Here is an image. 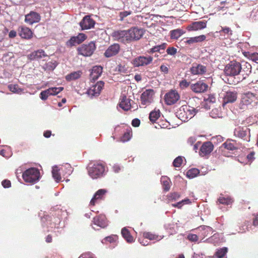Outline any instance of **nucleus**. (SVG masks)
I'll list each match as a JSON object with an SVG mask.
<instances>
[{
    "instance_id": "1",
    "label": "nucleus",
    "mask_w": 258,
    "mask_h": 258,
    "mask_svg": "<svg viewBox=\"0 0 258 258\" xmlns=\"http://www.w3.org/2000/svg\"><path fill=\"white\" fill-rule=\"evenodd\" d=\"M89 176L93 179H97L104 176L106 173L105 164L102 162L90 163L88 169Z\"/></svg>"
},
{
    "instance_id": "2",
    "label": "nucleus",
    "mask_w": 258,
    "mask_h": 258,
    "mask_svg": "<svg viewBox=\"0 0 258 258\" xmlns=\"http://www.w3.org/2000/svg\"><path fill=\"white\" fill-rule=\"evenodd\" d=\"M22 177L26 182L34 184L40 179V171L36 168H29L23 172Z\"/></svg>"
},
{
    "instance_id": "3",
    "label": "nucleus",
    "mask_w": 258,
    "mask_h": 258,
    "mask_svg": "<svg viewBox=\"0 0 258 258\" xmlns=\"http://www.w3.org/2000/svg\"><path fill=\"white\" fill-rule=\"evenodd\" d=\"M241 64L236 61H230L226 65L224 73L227 76L233 77L239 75L241 71Z\"/></svg>"
},
{
    "instance_id": "4",
    "label": "nucleus",
    "mask_w": 258,
    "mask_h": 258,
    "mask_svg": "<svg viewBox=\"0 0 258 258\" xmlns=\"http://www.w3.org/2000/svg\"><path fill=\"white\" fill-rule=\"evenodd\" d=\"M96 48L94 41H91L88 44H83L77 48L78 54L88 57L91 56Z\"/></svg>"
},
{
    "instance_id": "5",
    "label": "nucleus",
    "mask_w": 258,
    "mask_h": 258,
    "mask_svg": "<svg viewBox=\"0 0 258 258\" xmlns=\"http://www.w3.org/2000/svg\"><path fill=\"white\" fill-rule=\"evenodd\" d=\"M130 35L128 30H117L112 33V36L115 40L127 44L131 42Z\"/></svg>"
},
{
    "instance_id": "6",
    "label": "nucleus",
    "mask_w": 258,
    "mask_h": 258,
    "mask_svg": "<svg viewBox=\"0 0 258 258\" xmlns=\"http://www.w3.org/2000/svg\"><path fill=\"white\" fill-rule=\"evenodd\" d=\"M234 135L246 142L250 141V130L247 126H237L234 129Z\"/></svg>"
},
{
    "instance_id": "7",
    "label": "nucleus",
    "mask_w": 258,
    "mask_h": 258,
    "mask_svg": "<svg viewBox=\"0 0 258 258\" xmlns=\"http://www.w3.org/2000/svg\"><path fill=\"white\" fill-rule=\"evenodd\" d=\"M180 99L178 93L173 90H171L166 93L164 97L165 102L167 105H172L175 104Z\"/></svg>"
},
{
    "instance_id": "8",
    "label": "nucleus",
    "mask_w": 258,
    "mask_h": 258,
    "mask_svg": "<svg viewBox=\"0 0 258 258\" xmlns=\"http://www.w3.org/2000/svg\"><path fill=\"white\" fill-rule=\"evenodd\" d=\"M153 61V57L150 55L139 56L133 60V64L135 67L145 66L151 63Z\"/></svg>"
},
{
    "instance_id": "9",
    "label": "nucleus",
    "mask_w": 258,
    "mask_h": 258,
    "mask_svg": "<svg viewBox=\"0 0 258 258\" xmlns=\"http://www.w3.org/2000/svg\"><path fill=\"white\" fill-rule=\"evenodd\" d=\"M104 85V83L103 81H99L87 90V94L88 96H90L91 98L98 96L100 95Z\"/></svg>"
},
{
    "instance_id": "10",
    "label": "nucleus",
    "mask_w": 258,
    "mask_h": 258,
    "mask_svg": "<svg viewBox=\"0 0 258 258\" xmlns=\"http://www.w3.org/2000/svg\"><path fill=\"white\" fill-rule=\"evenodd\" d=\"M257 98L252 94V93H250L249 92H246L243 94L242 96L241 101V105H242V107L241 108L244 109V107L243 106H247L251 104L252 102L257 103Z\"/></svg>"
},
{
    "instance_id": "11",
    "label": "nucleus",
    "mask_w": 258,
    "mask_h": 258,
    "mask_svg": "<svg viewBox=\"0 0 258 258\" xmlns=\"http://www.w3.org/2000/svg\"><path fill=\"white\" fill-rule=\"evenodd\" d=\"M128 30L130 37L131 42L137 41L141 39L144 35V31L143 29L134 27Z\"/></svg>"
},
{
    "instance_id": "12",
    "label": "nucleus",
    "mask_w": 258,
    "mask_h": 258,
    "mask_svg": "<svg viewBox=\"0 0 258 258\" xmlns=\"http://www.w3.org/2000/svg\"><path fill=\"white\" fill-rule=\"evenodd\" d=\"M190 89L196 93H201L206 92L208 88V85L203 81H198L190 86Z\"/></svg>"
},
{
    "instance_id": "13",
    "label": "nucleus",
    "mask_w": 258,
    "mask_h": 258,
    "mask_svg": "<svg viewBox=\"0 0 258 258\" xmlns=\"http://www.w3.org/2000/svg\"><path fill=\"white\" fill-rule=\"evenodd\" d=\"M237 98V93L235 91H228L223 94V105L224 106L227 103L234 102Z\"/></svg>"
},
{
    "instance_id": "14",
    "label": "nucleus",
    "mask_w": 258,
    "mask_h": 258,
    "mask_svg": "<svg viewBox=\"0 0 258 258\" xmlns=\"http://www.w3.org/2000/svg\"><path fill=\"white\" fill-rule=\"evenodd\" d=\"M87 37L85 34L83 33H79L76 36L72 37L67 42V45L68 46L72 47L79 44L84 41Z\"/></svg>"
},
{
    "instance_id": "15",
    "label": "nucleus",
    "mask_w": 258,
    "mask_h": 258,
    "mask_svg": "<svg viewBox=\"0 0 258 258\" xmlns=\"http://www.w3.org/2000/svg\"><path fill=\"white\" fill-rule=\"evenodd\" d=\"M40 19L41 17L38 13L31 11L29 14L25 15V22L29 25H32L34 23L39 22Z\"/></svg>"
},
{
    "instance_id": "16",
    "label": "nucleus",
    "mask_w": 258,
    "mask_h": 258,
    "mask_svg": "<svg viewBox=\"0 0 258 258\" xmlns=\"http://www.w3.org/2000/svg\"><path fill=\"white\" fill-rule=\"evenodd\" d=\"M190 71L191 74L194 75H202L207 72V69L206 66L201 64L194 63Z\"/></svg>"
},
{
    "instance_id": "17",
    "label": "nucleus",
    "mask_w": 258,
    "mask_h": 258,
    "mask_svg": "<svg viewBox=\"0 0 258 258\" xmlns=\"http://www.w3.org/2000/svg\"><path fill=\"white\" fill-rule=\"evenodd\" d=\"M95 24V21L88 15L85 16L79 23L83 30H88L93 28Z\"/></svg>"
},
{
    "instance_id": "18",
    "label": "nucleus",
    "mask_w": 258,
    "mask_h": 258,
    "mask_svg": "<svg viewBox=\"0 0 258 258\" xmlns=\"http://www.w3.org/2000/svg\"><path fill=\"white\" fill-rule=\"evenodd\" d=\"M154 91L152 89H148L145 91L141 96V100L143 105L149 104L153 100Z\"/></svg>"
},
{
    "instance_id": "19",
    "label": "nucleus",
    "mask_w": 258,
    "mask_h": 258,
    "mask_svg": "<svg viewBox=\"0 0 258 258\" xmlns=\"http://www.w3.org/2000/svg\"><path fill=\"white\" fill-rule=\"evenodd\" d=\"M214 146L211 142H204L200 148V155L204 156L210 154L213 150Z\"/></svg>"
},
{
    "instance_id": "20",
    "label": "nucleus",
    "mask_w": 258,
    "mask_h": 258,
    "mask_svg": "<svg viewBox=\"0 0 258 258\" xmlns=\"http://www.w3.org/2000/svg\"><path fill=\"white\" fill-rule=\"evenodd\" d=\"M187 108H189V106H182L176 113V116L184 122H186L190 119L187 115Z\"/></svg>"
},
{
    "instance_id": "21",
    "label": "nucleus",
    "mask_w": 258,
    "mask_h": 258,
    "mask_svg": "<svg viewBox=\"0 0 258 258\" xmlns=\"http://www.w3.org/2000/svg\"><path fill=\"white\" fill-rule=\"evenodd\" d=\"M207 26V21L205 20L196 21L188 25L187 29L188 31H198L205 28Z\"/></svg>"
},
{
    "instance_id": "22",
    "label": "nucleus",
    "mask_w": 258,
    "mask_h": 258,
    "mask_svg": "<svg viewBox=\"0 0 258 258\" xmlns=\"http://www.w3.org/2000/svg\"><path fill=\"white\" fill-rule=\"evenodd\" d=\"M120 46L117 43H114L111 45L104 52V56L106 57H110L116 55L119 51Z\"/></svg>"
},
{
    "instance_id": "23",
    "label": "nucleus",
    "mask_w": 258,
    "mask_h": 258,
    "mask_svg": "<svg viewBox=\"0 0 258 258\" xmlns=\"http://www.w3.org/2000/svg\"><path fill=\"white\" fill-rule=\"evenodd\" d=\"M19 34L23 39H30L32 37L33 33L29 28L22 26L19 27Z\"/></svg>"
},
{
    "instance_id": "24",
    "label": "nucleus",
    "mask_w": 258,
    "mask_h": 258,
    "mask_svg": "<svg viewBox=\"0 0 258 258\" xmlns=\"http://www.w3.org/2000/svg\"><path fill=\"white\" fill-rule=\"evenodd\" d=\"M206 38L205 35H201L198 36L184 38L182 41L186 44L192 45L196 43H199L204 41Z\"/></svg>"
},
{
    "instance_id": "25",
    "label": "nucleus",
    "mask_w": 258,
    "mask_h": 258,
    "mask_svg": "<svg viewBox=\"0 0 258 258\" xmlns=\"http://www.w3.org/2000/svg\"><path fill=\"white\" fill-rule=\"evenodd\" d=\"M46 56L47 55L42 49L34 51L28 55V57L30 60H39Z\"/></svg>"
},
{
    "instance_id": "26",
    "label": "nucleus",
    "mask_w": 258,
    "mask_h": 258,
    "mask_svg": "<svg viewBox=\"0 0 258 258\" xmlns=\"http://www.w3.org/2000/svg\"><path fill=\"white\" fill-rule=\"evenodd\" d=\"M103 68L100 66H96L92 68L90 75V80L95 81L98 79L102 73Z\"/></svg>"
},
{
    "instance_id": "27",
    "label": "nucleus",
    "mask_w": 258,
    "mask_h": 258,
    "mask_svg": "<svg viewBox=\"0 0 258 258\" xmlns=\"http://www.w3.org/2000/svg\"><path fill=\"white\" fill-rule=\"evenodd\" d=\"M93 223L94 225L102 228L107 226L106 217L103 215H100L94 217L93 219Z\"/></svg>"
},
{
    "instance_id": "28",
    "label": "nucleus",
    "mask_w": 258,
    "mask_h": 258,
    "mask_svg": "<svg viewBox=\"0 0 258 258\" xmlns=\"http://www.w3.org/2000/svg\"><path fill=\"white\" fill-rule=\"evenodd\" d=\"M106 190L104 189H100L97 190L95 194L94 195L93 198L91 200L90 205H95L96 202L98 200H101L102 199L103 196L106 194Z\"/></svg>"
},
{
    "instance_id": "29",
    "label": "nucleus",
    "mask_w": 258,
    "mask_h": 258,
    "mask_svg": "<svg viewBox=\"0 0 258 258\" xmlns=\"http://www.w3.org/2000/svg\"><path fill=\"white\" fill-rule=\"evenodd\" d=\"M131 101L130 99L127 98L125 96H123L120 98L119 105L124 110L127 111L131 107Z\"/></svg>"
},
{
    "instance_id": "30",
    "label": "nucleus",
    "mask_w": 258,
    "mask_h": 258,
    "mask_svg": "<svg viewBox=\"0 0 258 258\" xmlns=\"http://www.w3.org/2000/svg\"><path fill=\"white\" fill-rule=\"evenodd\" d=\"M242 66V69L240 72L242 73L243 79H245L246 76L251 73V66L248 62H243Z\"/></svg>"
},
{
    "instance_id": "31",
    "label": "nucleus",
    "mask_w": 258,
    "mask_h": 258,
    "mask_svg": "<svg viewBox=\"0 0 258 258\" xmlns=\"http://www.w3.org/2000/svg\"><path fill=\"white\" fill-rule=\"evenodd\" d=\"M218 201L221 204L228 205L232 204L233 200L230 197L228 196H224L221 194L218 198Z\"/></svg>"
},
{
    "instance_id": "32",
    "label": "nucleus",
    "mask_w": 258,
    "mask_h": 258,
    "mask_svg": "<svg viewBox=\"0 0 258 258\" xmlns=\"http://www.w3.org/2000/svg\"><path fill=\"white\" fill-rule=\"evenodd\" d=\"M201 231V235L204 237L210 236L213 233V229L211 227L207 226H202L199 228Z\"/></svg>"
},
{
    "instance_id": "33",
    "label": "nucleus",
    "mask_w": 258,
    "mask_h": 258,
    "mask_svg": "<svg viewBox=\"0 0 258 258\" xmlns=\"http://www.w3.org/2000/svg\"><path fill=\"white\" fill-rule=\"evenodd\" d=\"M121 234L122 237L125 239L128 243H132L134 239L133 237L131 235L129 231L126 228L124 227L121 230Z\"/></svg>"
},
{
    "instance_id": "34",
    "label": "nucleus",
    "mask_w": 258,
    "mask_h": 258,
    "mask_svg": "<svg viewBox=\"0 0 258 258\" xmlns=\"http://www.w3.org/2000/svg\"><path fill=\"white\" fill-rule=\"evenodd\" d=\"M161 182L163 185V188L164 191H167L170 189L171 181L170 179L167 176H162Z\"/></svg>"
},
{
    "instance_id": "35",
    "label": "nucleus",
    "mask_w": 258,
    "mask_h": 258,
    "mask_svg": "<svg viewBox=\"0 0 258 258\" xmlns=\"http://www.w3.org/2000/svg\"><path fill=\"white\" fill-rule=\"evenodd\" d=\"M82 73L80 71L72 72L66 76V79L68 81L77 80L81 77Z\"/></svg>"
},
{
    "instance_id": "36",
    "label": "nucleus",
    "mask_w": 258,
    "mask_h": 258,
    "mask_svg": "<svg viewBox=\"0 0 258 258\" xmlns=\"http://www.w3.org/2000/svg\"><path fill=\"white\" fill-rule=\"evenodd\" d=\"M166 45L167 44L166 43H163L160 45H156L150 49L149 52L153 53L154 52H158L162 53L163 52L162 51H164Z\"/></svg>"
},
{
    "instance_id": "37",
    "label": "nucleus",
    "mask_w": 258,
    "mask_h": 258,
    "mask_svg": "<svg viewBox=\"0 0 258 258\" xmlns=\"http://www.w3.org/2000/svg\"><path fill=\"white\" fill-rule=\"evenodd\" d=\"M60 170L62 171L63 175H70L73 171V169L70 164L66 163L64 164Z\"/></svg>"
},
{
    "instance_id": "38",
    "label": "nucleus",
    "mask_w": 258,
    "mask_h": 258,
    "mask_svg": "<svg viewBox=\"0 0 258 258\" xmlns=\"http://www.w3.org/2000/svg\"><path fill=\"white\" fill-rule=\"evenodd\" d=\"M249 88L251 90L250 93H252L253 95L257 98L258 100V82L251 83L249 84Z\"/></svg>"
},
{
    "instance_id": "39",
    "label": "nucleus",
    "mask_w": 258,
    "mask_h": 258,
    "mask_svg": "<svg viewBox=\"0 0 258 258\" xmlns=\"http://www.w3.org/2000/svg\"><path fill=\"white\" fill-rule=\"evenodd\" d=\"M184 33L182 29H177L170 31V36L172 39H177Z\"/></svg>"
},
{
    "instance_id": "40",
    "label": "nucleus",
    "mask_w": 258,
    "mask_h": 258,
    "mask_svg": "<svg viewBox=\"0 0 258 258\" xmlns=\"http://www.w3.org/2000/svg\"><path fill=\"white\" fill-rule=\"evenodd\" d=\"M56 166H53L52 169V177L56 182H58L61 180V176L58 171L60 170Z\"/></svg>"
},
{
    "instance_id": "41",
    "label": "nucleus",
    "mask_w": 258,
    "mask_h": 258,
    "mask_svg": "<svg viewBox=\"0 0 258 258\" xmlns=\"http://www.w3.org/2000/svg\"><path fill=\"white\" fill-rule=\"evenodd\" d=\"M231 141H235L234 140H231V139H228L225 143H224L222 144V147H224V148L231 150L233 151L237 149V147H235V146L234 145V144L231 143Z\"/></svg>"
},
{
    "instance_id": "42",
    "label": "nucleus",
    "mask_w": 258,
    "mask_h": 258,
    "mask_svg": "<svg viewBox=\"0 0 258 258\" xmlns=\"http://www.w3.org/2000/svg\"><path fill=\"white\" fill-rule=\"evenodd\" d=\"M143 236L145 238L149 239V240H156L157 241L161 240L163 237L153 234L150 232H145L143 234Z\"/></svg>"
},
{
    "instance_id": "43",
    "label": "nucleus",
    "mask_w": 258,
    "mask_h": 258,
    "mask_svg": "<svg viewBox=\"0 0 258 258\" xmlns=\"http://www.w3.org/2000/svg\"><path fill=\"white\" fill-rule=\"evenodd\" d=\"M160 112L159 110H153L149 114V119L152 122H155L160 117Z\"/></svg>"
},
{
    "instance_id": "44",
    "label": "nucleus",
    "mask_w": 258,
    "mask_h": 258,
    "mask_svg": "<svg viewBox=\"0 0 258 258\" xmlns=\"http://www.w3.org/2000/svg\"><path fill=\"white\" fill-rule=\"evenodd\" d=\"M210 116L213 118H220L222 117V113L220 108H213L209 113Z\"/></svg>"
},
{
    "instance_id": "45",
    "label": "nucleus",
    "mask_w": 258,
    "mask_h": 258,
    "mask_svg": "<svg viewBox=\"0 0 258 258\" xmlns=\"http://www.w3.org/2000/svg\"><path fill=\"white\" fill-rule=\"evenodd\" d=\"M63 89V87H52L48 89V92L50 95H55Z\"/></svg>"
},
{
    "instance_id": "46",
    "label": "nucleus",
    "mask_w": 258,
    "mask_h": 258,
    "mask_svg": "<svg viewBox=\"0 0 258 258\" xmlns=\"http://www.w3.org/2000/svg\"><path fill=\"white\" fill-rule=\"evenodd\" d=\"M219 33L222 34L223 33L227 38L230 37L232 35V31L229 27H221V30L219 31Z\"/></svg>"
},
{
    "instance_id": "47",
    "label": "nucleus",
    "mask_w": 258,
    "mask_h": 258,
    "mask_svg": "<svg viewBox=\"0 0 258 258\" xmlns=\"http://www.w3.org/2000/svg\"><path fill=\"white\" fill-rule=\"evenodd\" d=\"M191 203L189 199L186 198L182 200L176 204H172V206L174 207H177L178 208H181L183 205L185 204H189Z\"/></svg>"
},
{
    "instance_id": "48",
    "label": "nucleus",
    "mask_w": 258,
    "mask_h": 258,
    "mask_svg": "<svg viewBox=\"0 0 258 258\" xmlns=\"http://www.w3.org/2000/svg\"><path fill=\"white\" fill-rule=\"evenodd\" d=\"M8 88L14 93H19L22 91V89L17 84H10L8 86Z\"/></svg>"
},
{
    "instance_id": "49",
    "label": "nucleus",
    "mask_w": 258,
    "mask_h": 258,
    "mask_svg": "<svg viewBox=\"0 0 258 258\" xmlns=\"http://www.w3.org/2000/svg\"><path fill=\"white\" fill-rule=\"evenodd\" d=\"M57 65L56 61H49L45 65V69L47 71H52L55 69Z\"/></svg>"
},
{
    "instance_id": "50",
    "label": "nucleus",
    "mask_w": 258,
    "mask_h": 258,
    "mask_svg": "<svg viewBox=\"0 0 258 258\" xmlns=\"http://www.w3.org/2000/svg\"><path fill=\"white\" fill-rule=\"evenodd\" d=\"M228 249L226 247L218 249L216 252V255L218 258H222L227 252Z\"/></svg>"
},
{
    "instance_id": "51",
    "label": "nucleus",
    "mask_w": 258,
    "mask_h": 258,
    "mask_svg": "<svg viewBox=\"0 0 258 258\" xmlns=\"http://www.w3.org/2000/svg\"><path fill=\"white\" fill-rule=\"evenodd\" d=\"M199 173V170L196 168H193L187 171L186 172V176L189 178H192L196 177Z\"/></svg>"
},
{
    "instance_id": "52",
    "label": "nucleus",
    "mask_w": 258,
    "mask_h": 258,
    "mask_svg": "<svg viewBox=\"0 0 258 258\" xmlns=\"http://www.w3.org/2000/svg\"><path fill=\"white\" fill-rule=\"evenodd\" d=\"M117 238V236L116 235H112L107 237H106L102 240V243H105L107 241L110 243H113L115 242Z\"/></svg>"
},
{
    "instance_id": "53",
    "label": "nucleus",
    "mask_w": 258,
    "mask_h": 258,
    "mask_svg": "<svg viewBox=\"0 0 258 258\" xmlns=\"http://www.w3.org/2000/svg\"><path fill=\"white\" fill-rule=\"evenodd\" d=\"M132 137V132L128 130L126 132H125L121 137V141L123 142H127L129 141Z\"/></svg>"
},
{
    "instance_id": "54",
    "label": "nucleus",
    "mask_w": 258,
    "mask_h": 258,
    "mask_svg": "<svg viewBox=\"0 0 258 258\" xmlns=\"http://www.w3.org/2000/svg\"><path fill=\"white\" fill-rule=\"evenodd\" d=\"M182 161V157L181 156H178L174 160L173 165L174 167H179L181 166Z\"/></svg>"
},
{
    "instance_id": "55",
    "label": "nucleus",
    "mask_w": 258,
    "mask_h": 258,
    "mask_svg": "<svg viewBox=\"0 0 258 258\" xmlns=\"http://www.w3.org/2000/svg\"><path fill=\"white\" fill-rule=\"evenodd\" d=\"M180 197V195L178 192L171 193L169 196V200L171 201H176Z\"/></svg>"
},
{
    "instance_id": "56",
    "label": "nucleus",
    "mask_w": 258,
    "mask_h": 258,
    "mask_svg": "<svg viewBox=\"0 0 258 258\" xmlns=\"http://www.w3.org/2000/svg\"><path fill=\"white\" fill-rule=\"evenodd\" d=\"M187 115H188V117H189L190 119H191L196 115V114L197 112V110L194 107H190L189 106V108H187Z\"/></svg>"
},
{
    "instance_id": "57",
    "label": "nucleus",
    "mask_w": 258,
    "mask_h": 258,
    "mask_svg": "<svg viewBox=\"0 0 258 258\" xmlns=\"http://www.w3.org/2000/svg\"><path fill=\"white\" fill-rule=\"evenodd\" d=\"M50 95L48 92V90L46 89L44 91H42L40 94V97L42 100H46L49 96Z\"/></svg>"
},
{
    "instance_id": "58",
    "label": "nucleus",
    "mask_w": 258,
    "mask_h": 258,
    "mask_svg": "<svg viewBox=\"0 0 258 258\" xmlns=\"http://www.w3.org/2000/svg\"><path fill=\"white\" fill-rule=\"evenodd\" d=\"M177 49L174 47H169L166 49V52L168 55H174L177 53Z\"/></svg>"
},
{
    "instance_id": "59",
    "label": "nucleus",
    "mask_w": 258,
    "mask_h": 258,
    "mask_svg": "<svg viewBox=\"0 0 258 258\" xmlns=\"http://www.w3.org/2000/svg\"><path fill=\"white\" fill-rule=\"evenodd\" d=\"M206 101L209 103H214L216 101V97L215 94H210L206 99Z\"/></svg>"
},
{
    "instance_id": "60",
    "label": "nucleus",
    "mask_w": 258,
    "mask_h": 258,
    "mask_svg": "<svg viewBox=\"0 0 258 258\" xmlns=\"http://www.w3.org/2000/svg\"><path fill=\"white\" fill-rule=\"evenodd\" d=\"M250 18L254 21L258 20V10L256 11H252L251 12L250 15Z\"/></svg>"
},
{
    "instance_id": "61",
    "label": "nucleus",
    "mask_w": 258,
    "mask_h": 258,
    "mask_svg": "<svg viewBox=\"0 0 258 258\" xmlns=\"http://www.w3.org/2000/svg\"><path fill=\"white\" fill-rule=\"evenodd\" d=\"M79 258H95L94 254L91 252H86L83 253Z\"/></svg>"
},
{
    "instance_id": "62",
    "label": "nucleus",
    "mask_w": 258,
    "mask_h": 258,
    "mask_svg": "<svg viewBox=\"0 0 258 258\" xmlns=\"http://www.w3.org/2000/svg\"><path fill=\"white\" fill-rule=\"evenodd\" d=\"M189 85V82H187L186 80H183L180 82V87L183 89L187 88Z\"/></svg>"
},
{
    "instance_id": "63",
    "label": "nucleus",
    "mask_w": 258,
    "mask_h": 258,
    "mask_svg": "<svg viewBox=\"0 0 258 258\" xmlns=\"http://www.w3.org/2000/svg\"><path fill=\"white\" fill-rule=\"evenodd\" d=\"M187 238L191 241H197L198 240V236L196 234H189L187 236Z\"/></svg>"
},
{
    "instance_id": "64",
    "label": "nucleus",
    "mask_w": 258,
    "mask_h": 258,
    "mask_svg": "<svg viewBox=\"0 0 258 258\" xmlns=\"http://www.w3.org/2000/svg\"><path fill=\"white\" fill-rule=\"evenodd\" d=\"M2 184L4 188H9L11 186V183L10 180L5 179L2 182Z\"/></svg>"
}]
</instances>
